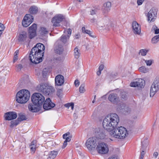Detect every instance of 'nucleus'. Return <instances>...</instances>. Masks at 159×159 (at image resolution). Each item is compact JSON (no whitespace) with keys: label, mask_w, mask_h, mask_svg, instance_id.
Returning a JSON list of instances; mask_svg holds the SVG:
<instances>
[{"label":"nucleus","mask_w":159,"mask_h":159,"mask_svg":"<svg viewBox=\"0 0 159 159\" xmlns=\"http://www.w3.org/2000/svg\"><path fill=\"white\" fill-rule=\"evenodd\" d=\"M45 49L44 45L41 43L37 44L30 52L29 60L32 63L37 64L42 62Z\"/></svg>","instance_id":"f257e3e1"},{"label":"nucleus","mask_w":159,"mask_h":159,"mask_svg":"<svg viewBox=\"0 0 159 159\" xmlns=\"http://www.w3.org/2000/svg\"><path fill=\"white\" fill-rule=\"evenodd\" d=\"M119 121V118L117 114L110 113L104 119L102 122L103 126L104 129L110 133L116 128Z\"/></svg>","instance_id":"f03ea898"},{"label":"nucleus","mask_w":159,"mask_h":159,"mask_svg":"<svg viewBox=\"0 0 159 159\" xmlns=\"http://www.w3.org/2000/svg\"><path fill=\"white\" fill-rule=\"evenodd\" d=\"M110 134L111 136L120 139H124L128 135L126 128L121 126L116 127L110 133Z\"/></svg>","instance_id":"7ed1b4c3"},{"label":"nucleus","mask_w":159,"mask_h":159,"mask_svg":"<svg viewBox=\"0 0 159 159\" xmlns=\"http://www.w3.org/2000/svg\"><path fill=\"white\" fill-rule=\"evenodd\" d=\"M30 93L26 89H22L19 91L16 96V100L19 103L24 104L29 99Z\"/></svg>","instance_id":"20e7f679"},{"label":"nucleus","mask_w":159,"mask_h":159,"mask_svg":"<svg viewBox=\"0 0 159 159\" xmlns=\"http://www.w3.org/2000/svg\"><path fill=\"white\" fill-rule=\"evenodd\" d=\"M36 89L38 92L42 93L46 95H49L54 91V89L52 86H49L44 83H42L38 85L36 87Z\"/></svg>","instance_id":"39448f33"},{"label":"nucleus","mask_w":159,"mask_h":159,"mask_svg":"<svg viewBox=\"0 0 159 159\" xmlns=\"http://www.w3.org/2000/svg\"><path fill=\"white\" fill-rule=\"evenodd\" d=\"M31 100L34 104L42 107L45 101V98L41 93H35L31 96Z\"/></svg>","instance_id":"423d86ee"},{"label":"nucleus","mask_w":159,"mask_h":159,"mask_svg":"<svg viewBox=\"0 0 159 159\" xmlns=\"http://www.w3.org/2000/svg\"><path fill=\"white\" fill-rule=\"evenodd\" d=\"M100 154H105L109 152V148L107 144L104 142L99 143L95 149Z\"/></svg>","instance_id":"0eeeda50"},{"label":"nucleus","mask_w":159,"mask_h":159,"mask_svg":"<svg viewBox=\"0 0 159 159\" xmlns=\"http://www.w3.org/2000/svg\"><path fill=\"white\" fill-rule=\"evenodd\" d=\"M97 139L95 137L89 138L86 143V146L88 149L92 153L95 150L97 146Z\"/></svg>","instance_id":"6e6552de"},{"label":"nucleus","mask_w":159,"mask_h":159,"mask_svg":"<svg viewBox=\"0 0 159 159\" xmlns=\"http://www.w3.org/2000/svg\"><path fill=\"white\" fill-rule=\"evenodd\" d=\"M159 90V78H156L152 83L150 89V95L153 97Z\"/></svg>","instance_id":"1a4fd4ad"},{"label":"nucleus","mask_w":159,"mask_h":159,"mask_svg":"<svg viewBox=\"0 0 159 159\" xmlns=\"http://www.w3.org/2000/svg\"><path fill=\"white\" fill-rule=\"evenodd\" d=\"M71 30L70 29H65L64 31V34L60 38V40L64 44L66 43L69 39L71 34Z\"/></svg>","instance_id":"9d476101"},{"label":"nucleus","mask_w":159,"mask_h":159,"mask_svg":"<svg viewBox=\"0 0 159 159\" xmlns=\"http://www.w3.org/2000/svg\"><path fill=\"white\" fill-rule=\"evenodd\" d=\"M94 134L97 138L102 139H104L106 136L105 131L102 128H97L94 129Z\"/></svg>","instance_id":"9b49d317"},{"label":"nucleus","mask_w":159,"mask_h":159,"mask_svg":"<svg viewBox=\"0 0 159 159\" xmlns=\"http://www.w3.org/2000/svg\"><path fill=\"white\" fill-rule=\"evenodd\" d=\"M157 10L156 8L152 7L148 12L147 15L148 20L150 22L155 21L157 17Z\"/></svg>","instance_id":"f8f14e48"},{"label":"nucleus","mask_w":159,"mask_h":159,"mask_svg":"<svg viewBox=\"0 0 159 159\" xmlns=\"http://www.w3.org/2000/svg\"><path fill=\"white\" fill-rule=\"evenodd\" d=\"M144 81L142 79H136L135 81L131 82L130 86L132 87H137L138 89H141L144 86Z\"/></svg>","instance_id":"ddd939ff"},{"label":"nucleus","mask_w":159,"mask_h":159,"mask_svg":"<svg viewBox=\"0 0 159 159\" xmlns=\"http://www.w3.org/2000/svg\"><path fill=\"white\" fill-rule=\"evenodd\" d=\"M33 16L30 14H26L24 17L22 21V25L25 27H27L29 26L33 21Z\"/></svg>","instance_id":"4468645a"},{"label":"nucleus","mask_w":159,"mask_h":159,"mask_svg":"<svg viewBox=\"0 0 159 159\" xmlns=\"http://www.w3.org/2000/svg\"><path fill=\"white\" fill-rule=\"evenodd\" d=\"M64 19V17L61 15H58L53 17L52 20L53 26L54 27L59 26L60 25V23Z\"/></svg>","instance_id":"2eb2a0df"},{"label":"nucleus","mask_w":159,"mask_h":159,"mask_svg":"<svg viewBox=\"0 0 159 159\" xmlns=\"http://www.w3.org/2000/svg\"><path fill=\"white\" fill-rule=\"evenodd\" d=\"M55 105V104L51 102L49 98L46 99L43 105V108L45 110L51 109L54 107Z\"/></svg>","instance_id":"dca6fc26"},{"label":"nucleus","mask_w":159,"mask_h":159,"mask_svg":"<svg viewBox=\"0 0 159 159\" xmlns=\"http://www.w3.org/2000/svg\"><path fill=\"white\" fill-rule=\"evenodd\" d=\"M114 25V23L108 20L105 22L103 25H102L101 27L103 30L108 31L110 30L111 28L113 27Z\"/></svg>","instance_id":"f3484780"},{"label":"nucleus","mask_w":159,"mask_h":159,"mask_svg":"<svg viewBox=\"0 0 159 159\" xmlns=\"http://www.w3.org/2000/svg\"><path fill=\"white\" fill-rule=\"evenodd\" d=\"M29 37L30 39H32L36 35V24H33L31 26L29 27Z\"/></svg>","instance_id":"a211bd4d"},{"label":"nucleus","mask_w":159,"mask_h":159,"mask_svg":"<svg viewBox=\"0 0 159 159\" xmlns=\"http://www.w3.org/2000/svg\"><path fill=\"white\" fill-rule=\"evenodd\" d=\"M17 117V115L16 113L13 111L7 112L4 115V117L6 120H11L16 119Z\"/></svg>","instance_id":"6ab92c4d"},{"label":"nucleus","mask_w":159,"mask_h":159,"mask_svg":"<svg viewBox=\"0 0 159 159\" xmlns=\"http://www.w3.org/2000/svg\"><path fill=\"white\" fill-rule=\"evenodd\" d=\"M111 7V3L110 2H107L103 4L102 10V13L105 16L107 15L110 11Z\"/></svg>","instance_id":"aec40b11"},{"label":"nucleus","mask_w":159,"mask_h":159,"mask_svg":"<svg viewBox=\"0 0 159 159\" xmlns=\"http://www.w3.org/2000/svg\"><path fill=\"white\" fill-rule=\"evenodd\" d=\"M64 82V76L61 75H58L56 76L55 78V83L58 86L62 85Z\"/></svg>","instance_id":"412c9836"},{"label":"nucleus","mask_w":159,"mask_h":159,"mask_svg":"<svg viewBox=\"0 0 159 159\" xmlns=\"http://www.w3.org/2000/svg\"><path fill=\"white\" fill-rule=\"evenodd\" d=\"M132 27L133 32L135 34H139L141 33V27L136 21L133 22Z\"/></svg>","instance_id":"4be33fe9"},{"label":"nucleus","mask_w":159,"mask_h":159,"mask_svg":"<svg viewBox=\"0 0 159 159\" xmlns=\"http://www.w3.org/2000/svg\"><path fill=\"white\" fill-rule=\"evenodd\" d=\"M27 36L28 34L26 32L22 31L19 34L18 40L20 43H25L28 38Z\"/></svg>","instance_id":"5701e85b"},{"label":"nucleus","mask_w":159,"mask_h":159,"mask_svg":"<svg viewBox=\"0 0 159 159\" xmlns=\"http://www.w3.org/2000/svg\"><path fill=\"white\" fill-rule=\"evenodd\" d=\"M59 41L58 40L56 42L54 49L55 52L58 54H61L63 51V46L59 43Z\"/></svg>","instance_id":"b1692460"},{"label":"nucleus","mask_w":159,"mask_h":159,"mask_svg":"<svg viewBox=\"0 0 159 159\" xmlns=\"http://www.w3.org/2000/svg\"><path fill=\"white\" fill-rule=\"evenodd\" d=\"M108 99L112 103H116L119 101V98L116 94L112 93L109 95Z\"/></svg>","instance_id":"393cba45"},{"label":"nucleus","mask_w":159,"mask_h":159,"mask_svg":"<svg viewBox=\"0 0 159 159\" xmlns=\"http://www.w3.org/2000/svg\"><path fill=\"white\" fill-rule=\"evenodd\" d=\"M37 141L36 140H33L30 143L29 147L31 153L32 154L34 153L37 148Z\"/></svg>","instance_id":"a878e982"},{"label":"nucleus","mask_w":159,"mask_h":159,"mask_svg":"<svg viewBox=\"0 0 159 159\" xmlns=\"http://www.w3.org/2000/svg\"><path fill=\"white\" fill-rule=\"evenodd\" d=\"M41 107L36 106L35 104H29L28 108L29 110L33 112H36L39 111Z\"/></svg>","instance_id":"bb28decb"},{"label":"nucleus","mask_w":159,"mask_h":159,"mask_svg":"<svg viewBox=\"0 0 159 159\" xmlns=\"http://www.w3.org/2000/svg\"><path fill=\"white\" fill-rule=\"evenodd\" d=\"M58 154L57 151H53L50 152L49 154V157L47 159H54L56 157Z\"/></svg>","instance_id":"cd10ccee"},{"label":"nucleus","mask_w":159,"mask_h":159,"mask_svg":"<svg viewBox=\"0 0 159 159\" xmlns=\"http://www.w3.org/2000/svg\"><path fill=\"white\" fill-rule=\"evenodd\" d=\"M74 55L76 59H78L80 54V50L77 47L75 48L74 49Z\"/></svg>","instance_id":"c85d7f7f"},{"label":"nucleus","mask_w":159,"mask_h":159,"mask_svg":"<svg viewBox=\"0 0 159 159\" xmlns=\"http://www.w3.org/2000/svg\"><path fill=\"white\" fill-rule=\"evenodd\" d=\"M29 11L32 14H36L38 12V8L34 6H32L30 8Z\"/></svg>","instance_id":"c756f323"},{"label":"nucleus","mask_w":159,"mask_h":159,"mask_svg":"<svg viewBox=\"0 0 159 159\" xmlns=\"http://www.w3.org/2000/svg\"><path fill=\"white\" fill-rule=\"evenodd\" d=\"M82 30L83 33L88 34L90 36L93 38H95L96 37L95 36L92 34V33L90 30H86L85 27H83L82 29Z\"/></svg>","instance_id":"7c9ffc66"},{"label":"nucleus","mask_w":159,"mask_h":159,"mask_svg":"<svg viewBox=\"0 0 159 159\" xmlns=\"http://www.w3.org/2000/svg\"><path fill=\"white\" fill-rule=\"evenodd\" d=\"M27 119L26 116L24 114L20 113L19 115V117L17 119L19 121H21Z\"/></svg>","instance_id":"2f4dec72"},{"label":"nucleus","mask_w":159,"mask_h":159,"mask_svg":"<svg viewBox=\"0 0 159 159\" xmlns=\"http://www.w3.org/2000/svg\"><path fill=\"white\" fill-rule=\"evenodd\" d=\"M159 41V35H156L152 39L151 42L153 44L157 43Z\"/></svg>","instance_id":"473e14b6"},{"label":"nucleus","mask_w":159,"mask_h":159,"mask_svg":"<svg viewBox=\"0 0 159 159\" xmlns=\"http://www.w3.org/2000/svg\"><path fill=\"white\" fill-rule=\"evenodd\" d=\"M139 70L142 73H146L148 72L149 70L144 66H142L139 68Z\"/></svg>","instance_id":"72a5a7b5"},{"label":"nucleus","mask_w":159,"mask_h":159,"mask_svg":"<svg viewBox=\"0 0 159 159\" xmlns=\"http://www.w3.org/2000/svg\"><path fill=\"white\" fill-rule=\"evenodd\" d=\"M148 145V141L146 139L142 143V148L143 150H145L146 148Z\"/></svg>","instance_id":"f704fd0d"},{"label":"nucleus","mask_w":159,"mask_h":159,"mask_svg":"<svg viewBox=\"0 0 159 159\" xmlns=\"http://www.w3.org/2000/svg\"><path fill=\"white\" fill-rule=\"evenodd\" d=\"M19 121L17 119L15 121H12L11 122V125L10 127H13L14 126H16L18 125L19 123Z\"/></svg>","instance_id":"c9c22d12"},{"label":"nucleus","mask_w":159,"mask_h":159,"mask_svg":"<svg viewBox=\"0 0 159 159\" xmlns=\"http://www.w3.org/2000/svg\"><path fill=\"white\" fill-rule=\"evenodd\" d=\"M41 34L42 36H44L45 34L48 33V31L44 27H41Z\"/></svg>","instance_id":"e433bc0d"},{"label":"nucleus","mask_w":159,"mask_h":159,"mask_svg":"<svg viewBox=\"0 0 159 159\" xmlns=\"http://www.w3.org/2000/svg\"><path fill=\"white\" fill-rule=\"evenodd\" d=\"M19 54V50H17L14 53V57L13 58V62H15L18 59V55Z\"/></svg>","instance_id":"4c0bfd02"},{"label":"nucleus","mask_w":159,"mask_h":159,"mask_svg":"<svg viewBox=\"0 0 159 159\" xmlns=\"http://www.w3.org/2000/svg\"><path fill=\"white\" fill-rule=\"evenodd\" d=\"M63 90L61 89H58L57 92V95L59 98L61 97L63 95Z\"/></svg>","instance_id":"58836bf2"},{"label":"nucleus","mask_w":159,"mask_h":159,"mask_svg":"<svg viewBox=\"0 0 159 159\" xmlns=\"http://www.w3.org/2000/svg\"><path fill=\"white\" fill-rule=\"evenodd\" d=\"M152 31H154L155 34L159 33V29H158L157 27L156 26H153L152 29Z\"/></svg>","instance_id":"ea45409f"},{"label":"nucleus","mask_w":159,"mask_h":159,"mask_svg":"<svg viewBox=\"0 0 159 159\" xmlns=\"http://www.w3.org/2000/svg\"><path fill=\"white\" fill-rule=\"evenodd\" d=\"M16 70L17 71H20L23 68V66L22 64H19L16 66Z\"/></svg>","instance_id":"a19ab883"},{"label":"nucleus","mask_w":159,"mask_h":159,"mask_svg":"<svg viewBox=\"0 0 159 159\" xmlns=\"http://www.w3.org/2000/svg\"><path fill=\"white\" fill-rule=\"evenodd\" d=\"M84 84H82L80 88H79V91L81 93H83L85 91V90L84 88Z\"/></svg>","instance_id":"79ce46f5"},{"label":"nucleus","mask_w":159,"mask_h":159,"mask_svg":"<svg viewBox=\"0 0 159 159\" xmlns=\"http://www.w3.org/2000/svg\"><path fill=\"white\" fill-rule=\"evenodd\" d=\"M147 51L146 50L141 49L140 50L139 54H140L143 56H144L146 55Z\"/></svg>","instance_id":"37998d69"},{"label":"nucleus","mask_w":159,"mask_h":159,"mask_svg":"<svg viewBox=\"0 0 159 159\" xmlns=\"http://www.w3.org/2000/svg\"><path fill=\"white\" fill-rule=\"evenodd\" d=\"M65 106L66 107L69 108L70 107H71V109H73L74 104L73 103H68L65 105Z\"/></svg>","instance_id":"c03bdc74"},{"label":"nucleus","mask_w":159,"mask_h":159,"mask_svg":"<svg viewBox=\"0 0 159 159\" xmlns=\"http://www.w3.org/2000/svg\"><path fill=\"white\" fill-rule=\"evenodd\" d=\"M145 150L142 149V151L141 152L140 155L139 157V159H143L145 154V152L144 151Z\"/></svg>","instance_id":"a18cd8bd"},{"label":"nucleus","mask_w":159,"mask_h":159,"mask_svg":"<svg viewBox=\"0 0 159 159\" xmlns=\"http://www.w3.org/2000/svg\"><path fill=\"white\" fill-rule=\"evenodd\" d=\"M143 60L145 61L147 66H151L152 64V61L151 60H145L144 59H143Z\"/></svg>","instance_id":"49530a36"},{"label":"nucleus","mask_w":159,"mask_h":159,"mask_svg":"<svg viewBox=\"0 0 159 159\" xmlns=\"http://www.w3.org/2000/svg\"><path fill=\"white\" fill-rule=\"evenodd\" d=\"M5 28L4 26L2 23H0V31L2 32Z\"/></svg>","instance_id":"de8ad7c7"},{"label":"nucleus","mask_w":159,"mask_h":159,"mask_svg":"<svg viewBox=\"0 0 159 159\" xmlns=\"http://www.w3.org/2000/svg\"><path fill=\"white\" fill-rule=\"evenodd\" d=\"M121 98L123 100H126L127 98V95L125 93H123L121 95Z\"/></svg>","instance_id":"09e8293b"},{"label":"nucleus","mask_w":159,"mask_h":159,"mask_svg":"<svg viewBox=\"0 0 159 159\" xmlns=\"http://www.w3.org/2000/svg\"><path fill=\"white\" fill-rule=\"evenodd\" d=\"M70 133L68 132L65 134H64L63 135V138L64 139H65L66 138L69 137Z\"/></svg>","instance_id":"8fccbe9b"},{"label":"nucleus","mask_w":159,"mask_h":159,"mask_svg":"<svg viewBox=\"0 0 159 159\" xmlns=\"http://www.w3.org/2000/svg\"><path fill=\"white\" fill-rule=\"evenodd\" d=\"M80 82L78 80H76L74 82V84L76 86H78L79 85Z\"/></svg>","instance_id":"3c124183"},{"label":"nucleus","mask_w":159,"mask_h":159,"mask_svg":"<svg viewBox=\"0 0 159 159\" xmlns=\"http://www.w3.org/2000/svg\"><path fill=\"white\" fill-rule=\"evenodd\" d=\"M143 1V0H137V4L138 5H140L142 4Z\"/></svg>","instance_id":"603ef678"},{"label":"nucleus","mask_w":159,"mask_h":159,"mask_svg":"<svg viewBox=\"0 0 159 159\" xmlns=\"http://www.w3.org/2000/svg\"><path fill=\"white\" fill-rule=\"evenodd\" d=\"M104 65L103 64H101L99 67L98 70L100 71H102L104 68Z\"/></svg>","instance_id":"864d4df0"},{"label":"nucleus","mask_w":159,"mask_h":159,"mask_svg":"<svg viewBox=\"0 0 159 159\" xmlns=\"http://www.w3.org/2000/svg\"><path fill=\"white\" fill-rule=\"evenodd\" d=\"M67 144V142L66 141H64L63 146H62V148H65Z\"/></svg>","instance_id":"5fc2aeb1"},{"label":"nucleus","mask_w":159,"mask_h":159,"mask_svg":"<svg viewBox=\"0 0 159 159\" xmlns=\"http://www.w3.org/2000/svg\"><path fill=\"white\" fill-rule=\"evenodd\" d=\"M96 13V10H92L90 11V14L91 15H94V14H95Z\"/></svg>","instance_id":"6e6d98bb"},{"label":"nucleus","mask_w":159,"mask_h":159,"mask_svg":"<svg viewBox=\"0 0 159 159\" xmlns=\"http://www.w3.org/2000/svg\"><path fill=\"white\" fill-rule=\"evenodd\" d=\"M65 139H66L65 141H66L67 142H69L70 141V139L69 137L66 138Z\"/></svg>","instance_id":"4d7b16f0"},{"label":"nucleus","mask_w":159,"mask_h":159,"mask_svg":"<svg viewBox=\"0 0 159 159\" xmlns=\"http://www.w3.org/2000/svg\"><path fill=\"white\" fill-rule=\"evenodd\" d=\"M80 37V35H78V34L76 35L75 36V39H79Z\"/></svg>","instance_id":"13d9d810"},{"label":"nucleus","mask_w":159,"mask_h":159,"mask_svg":"<svg viewBox=\"0 0 159 159\" xmlns=\"http://www.w3.org/2000/svg\"><path fill=\"white\" fill-rule=\"evenodd\" d=\"M101 71H100V70H98V71L97 72V74L98 76L100 75H101Z\"/></svg>","instance_id":"bf43d9fd"},{"label":"nucleus","mask_w":159,"mask_h":159,"mask_svg":"<svg viewBox=\"0 0 159 159\" xmlns=\"http://www.w3.org/2000/svg\"><path fill=\"white\" fill-rule=\"evenodd\" d=\"M158 153L157 152H154L153 155L154 156H155L156 157L158 156Z\"/></svg>","instance_id":"052dcab7"},{"label":"nucleus","mask_w":159,"mask_h":159,"mask_svg":"<svg viewBox=\"0 0 159 159\" xmlns=\"http://www.w3.org/2000/svg\"><path fill=\"white\" fill-rule=\"evenodd\" d=\"M108 159H117V158L116 157H111L109 158Z\"/></svg>","instance_id":"680f3d73"},{"label":"nucleus","mask_w":159,"mask_h":159,"mask_svg":"<svg viewBox=\"0 0 159 159\" xmlns=\"http://www.w3.org/2000/svg\"><path fill=\"white\" fill-rule=\"evenodd\" d=\"M95 21V19H92L91 20V21L92 22H94Z\"/></svg>","instance_id":"e2e57ef3"},{"label":"nucleus","mask_w":159,"mask_h":159,"mask_svg":"<svg viewBox=\"0 0 159 159\" xmlns=\"http://www.w3.org/2000/svg\"><path fill=\"white\" fill-rule=\"evenodd\" d=\"M78 1L81 2H83V0H77Z\"/></svg>","instance_id":"0e129e2a"},{"label":"nucleus","mask_w":159,"mask_h":159,"mask_svg":"<svg viewBox=\"0 0 159 159\" xmlns=\"http://www.w3.org/2000/svg\"><path fill=\"white\" fill-rule=\"evenodd\" d=\"M2 34V31H0V37Z\"/></svg>","instance_id":"69168bd1"},{"label":"nucleus","mask_w":159,"mask_h":159,"mask_svg":"<svg viewBox=\"0 0 159 159\" xmlns=\"http://www.w3.org/2000/svg\"><path fill=\"white\" fill-rule=\"evenodd\" d=\"M95 102V99H93V100L92 101V103H94Z\"/></svg>","instance_id":"338daca9"},{"label":"nucleus","mask_w":159,"mask_h":159,"mask_svg":"<svg viewBox=\"0 0 159 159\" xmlns=\"http://www.w3.org/2000/svg\"><path fill=\"white\" fill-rule=\"evenodd\" d=\"M96 95H95L94 97V99H95V98H96Z\"/></svg>","instance_id":"774afa93"}]
</instances>
